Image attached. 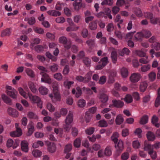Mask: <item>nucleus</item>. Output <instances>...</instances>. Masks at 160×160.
Here are the masks:
<instances>
[{
    "instance_id": "nucleus-1",
    "label": "nucleus",
    "mask_w": 160,
    "mask_h": 160,
    "mask_svg": "<svg viewBox=\"0 0 160 160\" xmlns=\"http://www.w3.org/2000/svg\"><path fill=\"white\" fill-rule=\"evenodd\" d=\"M118 133L116 132L113 134V136L111 137V139L116 144L115 147L116 149V153L117 156L120 155L124 148L123 141L122 140H120L118 142V140L116 136H118Z\"/></svg>"
},
{
    "instance_id": "nucleus-2",
    "label": "nucleus",
    "mask_w": 160,
    "mask_h": 160,
    "mask_svg": "<svg viewBox=\"0 0 160 160\" xmlns=\"http://www.w3.org/2000/svg\"><path fill=\"white\" fill-rule=\"evenodd\" d=\"M40 74L42 77L41 78V82H44L49 84L52 83L51 79L48 74L43 72H41Z\"/></svg>"
},
{
    "instance_id": "nucleus-3",
    "label": "nucleus",
    "mask_w": 160,
    "mask_h": 160,
    "mask_svg": "<svg viewBox=\"0 0 160 160\" xmlns=\"http://www.w3.org/2000/svg\"><path fill=\"white\" fill-rule=\"evenodd\" d=\"M52 87L53 88V93L54 95V97L57 99H59V97H60L58 88L59 85L58 82L56 81H54L52 83Z\"/></svg>"
},
{
    "instance_id": "nucleus-4",
    "label": "nucleus",
    "mask_w": 160,
    "mask_h": 160,
    "mask_svg": "<svg viewBox=\"0 0 160 160\" xmlns=\"http://www.w3.org/2000/svg\"><path fill=\"white\" fill-rule=\"evenodd\" d=\"M141 78L140 74L134 73L131 74L130 77V80L132 83H136L140 80Z\"/></svg>"
},
{
    "instance_id": "nucleus-5",
    "label": "nucleus",
    "mask_w": 160,
    "mask_h": 160,
    "mask_svg": "<svg viewBox=\"0 0 160 160\" xmlns=\"http://www.w3.org/2000/svg\"><path fill=\"white\" fill-rule=\"evenodd\" d=\"M151 47L152 49L150 51V53L152 54H153L155 53V50L157 51L160 50V43L155 42L151 45Z\"/></svg>"
},
{
    "instance_id": "nucleus-6",
    "label": "nucleus",
    "mask_w": 160,
    "mask_h": 160,
    "mask_svg": "<svg viewBox=\"0 0 160 160\" xmlns=\"http://www.w3.org/2000/svg\"><path fill=\"white\" fill-rule=\"evenodd\" d=\"M6 93L7 95L13 99H16L17 98L18 92L14 88H13L12 90L11 91H6Z\"/></svg>"
},
{
    "instance_id": "nucleus-7",
    "label": "nucleus",
    "mask_w": 160,
    "mask_h": 160,
    "mask_svg": "<svg viewBox=\"0 0 160 160\" xmlns=\"http://www.w3.org/2000/svg\"><path fill=\"white\" fill-rule=\"evenodd\" d=\"M48 47L46 45H37L34 47V50L38 53L42 52L46 50Z\"/></svg>"
},
{
    "instance_id": "nucleus-8",
    "label": "nucleus",
    "mask_w": 160,
    "mask_h": 160,
    "mask_svg": "<svg viewBox=\"0 0 160 160\" xmlns=\"http://www.w3.org/2000/svg\"><path fill=\"white\" fill-rule=\"evenodd\" d=\"M22 134V130L20 128H17L16 130L11 132L10 133V135L13 137H19Z\"/></svg>"
},
{
    "instance_id": "nucleus-9",
    "label": "nucleus",
    "mask_w": 160,
    "mask_h": 160,
    "mask_svg": "<svg viewBox=\"0 0 160 160\" xmlns=\"http://www.w3.org/2000/svg\"><path fill=\"white\" fill-rule=\"evenodd\" d=\"M48 150L50 153H54L56 150V146L55 143L48 142L47 143Z\"/></svg>"
},
{
    "instance_id": "nucleus-10",
    "label": "nucleus",
    "mask_w": 160,
    "mask_h": 160,
    "mask_svg": "<svg viewBox=\"0 0 160 160\" xmlns=\"http://www.w3.org/2000/svg\"><path fill=\"white\" fill-rule=\"evenodd\" d=\"M112 102L113 104L114 107L117 108H121L124 105V102L120 100H112Z\"/></svg>"
},
{
    "instance_id": "nucleus-11",
    "label": "nucleus",
    "mask_w": 160,
    "mask_h": 160,
    "mask_svg": "<svg viewBox=\"0 0 160 160\" xmlns=\"http://www.w3.org/2000/svg\"><path fill=\"white\" fill-rule=\"evenodd\" d=\"M28 131L26 133L27 136H30L35 131V128L32 122H31L28 126Z\"/></svg>"
},
{
    "instance_id": "nucleus-12",
    "label": "nucleus",
    "mask_w": 160,
    "mask_h": 160,
    "mask_svg": "<svg viewBox=\"0 0 160 160\" xmlns=\"http://www.w3.org/2000/svg\"><path fill=\"white\" fill-rule=\"evenodd\" d=\"M28 143L26 141H22L21 143L22 150L26 152H28Z\"/></svg>"
},
{
    "instance_id": "nucleus-13",
    "label": "nucleus",
    "mask_w": 160,
    "mask_h": 160,
    "mask_svg": "<svg viewBox=\"0 0 160 160\" xmlns=\"http://www.w3.org/2000/svg\"><path fill=\"white\" fill-rule=\"evenodd\" d=\"M2 98L4 102L7 104L11 105L12 104V101L11 98L5 94L2 95Z\"/></svg>"
},
{
    "instance_id": "nucleus-14",
    "label": "nucleus",
    "mask_w": 160,
    "mask_h": 160,
    "mask_svg": "<svg viewBox=\"0 0 160 160\" xmlns=\"http://www.w3.org/2000/svg\"><path fill=\"white\" fill-rule=\"evenodd\" d=\"M8 112L9 115L14 117H17L18 115V112L16 109L11 108L8 109Z\"/></svg>"
},
{
    "instance_id": "nucleus-15",
    "label": "nucleus",
    "mask_w": 160,
    "mask_h": 160,
    "mask_svg": "<svg viewBox=\"0 0 160 160\" xmlns=\"http://www.w3.org/2000/svg\"><path fill=\"white\" fill-rule=\"evenodd\" d=\"M73 116L72 113L70 111L65 120V123L71 124L73 122Z\"/></svg>"
},
{
    "instance_id": "nucleus-16",
    "label": "nucleus",
    "mask_w": 160,
    "mask_h": 160,
    "mask_svg": "<svg viewBox=\"0 0 160 160\" xmlns=\"http://www.w3.org/2000/svg\"><path fill=\"white\" fill-rule=\"evenodd\" d=\"M73 6L74 7V9L77 11H79L81 7L84 8L85 7V4L82 3L74 2L73 4Z\"/></svg>"
},
{
    "instance_id": "nucleus-17",
    "label": "nucleus",
    "mask_w": 160,
    "mask_h": 160,
    "mask_svg": "<svg viewBox=\"0 0 160 160\" xmlns=\"http://www.w3.org/2000/svg\"><path fill=\"white\" fill-rule=\"evenodd\" d=\"M115 121L117 125H120L124 121V118L122 115L121 114L118 115L116 117Z\"/></svg>"
},
{
    "instance_id": "nucleus-18",
    "label": "nucleus",
    "mask_w": 160,
    "mask_h": 160,
    "mask_svg": "<svg viewBox=\"0 0 160 160\" xmlns=\"http://www.w3.org/2000/svg\"><path fill=\"white\" fill-rule=\"evenodd\" d=\"M147 137L149 141H153L155 139L154 133L151 131H148L146 134Z\"/></svg>"
},
{
    "instance_id": "nucleus-19",
    "label": "nucleus",
    "mask_w": 160,
    "mask_h": 160,
    "mask_svg": "<svg viewBox=\"0 0 160 160\" xmlns=\"http://www.w3.org/2000/svg\"><path fill=\"white\" fill-rule=\"evenodd\" d=\"M148 86V83L146 82H141L139 86L140 91L142 92H144L147 88Z\"/></svg>"
},
{
    "instance_id": "nucleus-20",
    "label": "nucleus",
    "mask_w": 160,
    "mask_h": 160,
    "mask_svg": "<svg viewBox=\"0 0 160 160\" xmlns=\"http://www.w3.org/2000/svg\"><path fill=\"white\" fill-rule=\"evenodd\" d=\"M25 72L30 78H34L35 77V74L34 71L30 68H27L25 70Z\"/></svg>"
},
{
    "instance_id": "nucleus-21",
    "label": "nucleus",
    "mask_w": 160,
    "mask_h": 160,
    "mask_svg": "<svg viewBox=\"0 0 160 160\" xmlns=\"http://www.w3.org/2000/svg\"><path fill=\"white\" fill-rule=\"evenodd\" d=\"M153 145H151L150 144L148 143V141H145L144 142V147L143 148L145 151L150 150V151L153 150Z\"/></svg>"
},
{
    "instance_id": "nucleus-22",
    "label": "nucleus",
    "mask_w": 160,
    "mask_h": 160,
    "mask_svg": "<svg viewBox=\"0 0 160 160\" xmlns=\"http://www.w3.org/2000/svg\"><path fill=\"white\" fill-rule=\"evenodd\" d=\"M100 99L102 103H105L108 101V96L107 95L104 93H103L100 95Z\"/></svg>"
},
{
    "instance_id": "nucleus-23",
    "label": "nucleus",
    "mask_w": 160,
    "mask_h": 160,
    "mask_svg": "<svg viewBox=\"0 0 160 160\" xmlns=\"http://www.w3.org/2000/svg\"><path fill=\"white\" fill-rule=\"evenodd\" d=\"M58 64L53 63L49 67V68L52 72H54L58 71Z\"/></svg>"
},
{
    "instance_id": "nucleus-24",
    "label": "nucleus",
    "mask_w": 160,
    "mask_h": 160,
    "mask_svg": "<svg viewBox=\"0 0 160 160\" xmlns=\"http://www.w3.org/2000/svg\"><path fill=\"white\" fill-rule=\"evenodd\" d=\"M148 117L147 115L143 116L141 118L139 123L141 124L144 125L148 122Z\"/></svg>"
},
{
    "instance_id": "nucleus-25",
    "label": "nucleus",
    "mask_w": 160,
    "mask_h": 160,
    "mask_svg": "<svg viewBox=\"0 0 160 160\" xmlns=\"http://www.w3.org/2000/svg\"><path fill=\"white\" fill-rule=\"evenodd\" d=\"M47 13L50 15L55 17L60 16L61 14L60 12L54 10L49 11L47 12Z\"/></svg>"
},
{
    "instance_id": "nucleus-26",
    "label": "nucleus",
    "mask_w": 160,
    "mask_h": 160,
    "mask_svg": "<svg viewBox=\"0 0 160 160\" xmlns=\"http://www.w3.org/2000/svg\"><path fill=\"white\" fill-rule=\"evenodd\" d=\"M121 72L122 76L124 78H126L128 74V69L124 67H123L121 69Z\"/></svg>"
},
{
    "instance_id": "nucleus-27",
    "label": "nucleus",
    "mask_w": 160,
    "mask_h": 160,
    "mask_svg": "<svg viewBox=\"0 0 160 160\" xmlns=\"http://www.w3.org/2000/svg\"><path fill=\"white\" fill-rule=\"evenodd\" d=\"M111 57L112 59L113 63L115 64L117 61V53L115 51H113L111 53Z\"/></svg>"
},
{
    "instance_id": "nucleus-28",
    "label": "nucleus",
    "mask_w": 160,
    "mask_h": 160,
    "mask_svg": "<svg viewBox=\"0 0 160 160\" xmlns=\"http://www.w3.org/2000/svg\"><path fill=\"white\" fill-rule=\"evenodd\" d=\"M103 11L105 14L107 15L110 19H111L112 18V17L111 14V10L109 8H104Z\"/></svg>"
},
{
    "instance_id": "nucleus-29",
    "label": "nucleus",
    "mask_w": 160,
    "mask_h": 160,
    "mask_svg": "<svg viewBox=\"0 0 160 160\" xmlns=\"http://www.w3.org/2000/svg\"><path fill=\"white\" fill-rule=\"evenodd\" d=\"M39 91L42 95H45L48 93V89L44 87L41 86L39 88Z\"/></svg>"
},
{
    "instance_id": "nucleus-30",
    "label": "nucleus",
    "mask_w": 160,
    "mask_h": 160,
    "mask_svg": "<svg viewBox=\"0 0 160 160\" xmlns=\"http://www.w3.org/2000/svg\"><path fill=\"white\" fill-rule=\"evenodd\" d=\"M134 37L136 41H141L143 36L142 32H139L134 36Z\"/></svg>"
},
{
    "instance_id": "nucleus-31",
    "label": "nucleus",
    "mask_w": 160,
    "mask_h": 160,
    "mask_svg": "<svg viewBox=\"0 0 160 160\" xmlns=\"http://www.w3.org/2000/svg\"><path fill=\"white\" fill-rule=\"evenodd\" d=\"M104 152L105 156L108 157L110 156L112 154L111 147L110 146H108L105 148Z\"/></svg>"
},
{
    "instance_id": "nucleus-32",
    "label": "nucleus",
    "mask_w": 160,
    "mask_h": 160,
    "mask_svg": "<svg viewBox=\"0 0 160 160\" xmlns=\"http://www.w3.org/2000/svg\"><path fill=\"white\" fill-rule=\"evenodd\" d=\"M11 32L10 29L8 28L2 32L1 37H3L6 36H9Z\"/></svg>"
},
{
    "instance_id": "nucleus-33",
    "label": "nucleus",
    "mask_w": 160,
    "mask_h": 160,
    "mask_svg": "<svg viewBox=\"0 0 160 160\" xmlns=\"http://www.w3.org/2000/svg\"><path fill=\"white\" fill-rule=\"evenodd\" d=\"M27 116L30 119H37L38 117L35 113L32 112H29L27 114Z\"/></svg>"
},
{
    "instance_id": "nucleus-34",
    "label": "nucleus",
    "mask_w": 160,
    "mask_h": 160,
    "mask_svg": "<svg viewBox=\"0 0 160 160\" xmlns=\"http://www.w3.org/2000/svg\"><path fill=\"white\" fill-rule=\"evenodd\" d=\"M32 154L34 157H38L41 156L42 152L38 150L35 149L32 151Z\"/></svg>"
},
{
    "instance_id": "nucleus-35",
    "label": "nucleus",
    "mask_w": 160,
    "mask_h": 160,
    "mask_svg": "<svg viewBox=\"0 0 160 160\" xmlns=\"http://www.w3.org/2000/svg\"><path fill=\"white\" fill-rule=\"evenodd\" d=\"M123 100L127 103H131L132 102V96L129 94H127L126 95Z\"/></svg>"
},
{
    "instance_id": "nucleus-36",
    "label": "nucleus",
    "mask_w": 160,
    "mask_h": 160,
    "mask_svg": "<svg viewBox=\"0 0 160 160\" xmlns=\"http://www.w3.org/2000/svg\"><path fill=\"white\" fill-rule=\"evenodd\" d=\"M97 24L96 21H93L90 23L89 25V28L92 30H96L97 28Z\"/></svg>"
},
{
    "instance_id": "nucleus-37",
    "label": "nucleus",
    "mask_w": 160,
    "mask_h": 160,
    "mask_svg": "<svg viewBox=\"0 0 160 160\" xmlns=\"http://www.w3.org/2000/svg\"><path fill=\"white\" fill-rule=\"evenodd\" d=\"M92 115L89 113L88 112H86L85 113V121L87 123L89 122L92 118Z\"/></svg>"
},
{
    "instance_id": "nucleus-38",
    "label": "nucleus",
    "mask_w": 160,
    "mask_h": 160,
    "mask_svg": "<svg viewBox=\"0 0 160 160\" xmlns=\"http://www.w3.org/2000/svg\"><path fill=\"white\" fill-rule=\"evenodd\" d=\"M86 105L85 101L83 99H81L78 101V107L82 108L84 107Z\"/></svg>"
},
{
    "instance_id": "nucleus-39",
    "label": "nucleus",
    "mask_w": 160,
    "mask_h": 160,
    "mask_svg": "<svg viewBox=\"0 0 160 160\" xmlns=\"http://www.w3.org/2000/svg\"><path fill=\"white\" fill-rule=\"evenodd\" d=\"M54 78L58 81H61L62 79V76L60 72H57L53 75Z\"/></svg>"
},
{
    "instance_id": "nucleus-40",
    "label": "nucleus",
    "mask_w": 160,
    "mask_h": 160,
    "mask_svg": "<svg viewBox=\"0 0 160 160\" xmlns=\"http://www.w3.org/2000/svg\"><path fill=\"white\" fill-rule=\"evenodd\" d=\"M143 37L148 38L151 36L152 34L150 31L148 30H143L142 32Z\"/></svg>"
},
{
    "instance_id": "nucleus-41",
    "label": "nucleus",
    "mask_w": 160,
    "mask_h": 160,
    "mask_svg": "<svg viewBox=\"0 0 160 160\" xmlns=\"http://www.w3.org/2000/svg\"><path fill=\"white\" fill-rule=\"evenodd\" d=\"M74 83L73 81H65L63 82V85L65 87L69 89L72 85Z\"/></svg>"
},
{
    "instance_id": "nucleus-42",
    "label": "nucleus",
    "mask_w": 160,
    "mask_h": 160,
    "mask_svg": "<svg viewBox=\"0 0 160 160\" xmlns=\"http://www.w3.org/2000/svg\"><path fill=\"white\" fill-rule=\"evenodd\" d=\"M91 78V74L90 72L88 73L84 77V82H88L90 80Z\"/></svg>"
},
{
    "instance_id": "nucleus-43",
    "label": "nucleus",
    "mask_w": 160,
    "mask_h": 160,
    "mask_svg": "<svg viewBox=\"0 0 160 160\" xmlns=\"http://www.w3.org/2000/svg\"><path fill=\"white\" fill-rule=\"evenodd\" d=\"M135 54L141 57H145L146 54L143 52L138 50H136L135 51Z\"/></svg>"
},
{
    "instance_id": "nucleus-44",
    "label": "nucleus",
    "mask_w": 160,
    "mask_h": 160,
    "mask_svg": "<svg viewBox=\"0 0 160 160\" xmlns=\"http://www.w3.org/2000/svg\"><path fill=\"white\" fill-rule=\"evenodd\" d=\"M72 127L71 124L65 123L63 125V128L65 131L66 132H68L71 129Z\"/></svg>"
},
{
    "instance_id": "nucleus-45",
    "label": "nucleus",
    "mask_w": 160,
    "mask_h": 160,
    "mask_svg": "<svg viewBox=\"0 0 160 160\" xmlns=\"http://www.w3.org/2000/svg\"><path fill=\"white\" fill-rule=\"evenodd\" d=\"M83 62L87 66L89 67L90 65L91 60L88 57L84 58L83 60Z\"/></svg>"
},
{
    "instance_id": "nucleus-46",
    "label": "nucleus",
    "mask_w": 160,
    "mask_h": 160,
    "mask_svg": "<svg viewBox=\"0 0 160 160\" xmlns=\"http://www.w3.org/2000/svg\"><path fill=\"white\" fill-rule=\"evenodd\" d=\"M148 154L150 155L152 159L155 160L157 158V153L156 151L152 150L148 152Z\"/></svg>"
},
{
    "instance_id": "nucleus-47",
    "label": "nucleus",
    "mask_w": 160,
    "mask_h": 160,
    "mask_svg": "<svg viewBox=\"0 0 160 160\" xmlns=\"http://www.w3.org/2000/svg\"><path fill=\"white\" fill-rule=\"evenodd\" d=\"M149 80L151 81H154L156 77V74L154 72H152L148 74Z\"/></svg>"
},
{
    "instance_id": "nucleus-48",
    "label": "nucleus",
    "mask_w": 160,
    "mask_h": 160,
    "mask_svg": "<svg viewBox=\"0 0 160 160\" xmlns=\"http://www.w3.org/2000/svg\"><path fill=\"white\" fill-rule=\"evenodd\" d=\"M30 98L35 103H37L41 100L39 97L36 96H30Z\"/></svg>"
},
{
    "instance_id": "nucleus-49",
    "label": "nucleus",
    "mask_w": 160,
    "mask_h": 160,
    "mask_svg": "<svg viewBox=\"0 0 160 160\" xmlns=\"http://www.w3.org/2000/svg\"><path fill=\"white\" fill-rule=\"evenodd\" d=\"M28 85L32 92L34 93H35L37 91V89L35 88L34 83L33 82H30L29 83Z\"/></svg>"
},
{
    "instance_id": "nucleus-50",
    "label": "nucleus",
    "mask_w": 160,
    "mask_h": 160,
    "mask_svg": "<svg viewBox=\"0 0 160 160\" xmlns=\"http://www.w3.org/2000/svg\"><path fill=\"white\" fill-rule=\"evenodd\" d=\"M144 16L145 18L148 19H151L153 16L152 13L150 12H146L144 13Z\"/></svg>"
},
{
    "instance_id": "nucleus-51",
    "label": "nucleus",
    "mask_w": 160,
    "mask_h": 160,
    "mask_svg": "<svg viewBox=\"0 0 160 160\" xmlns=\"http://www.w3.org/2000/svg\"><path fill=\"white\" fill-rule=\"evenodd\" d=\"M99 126L101 127H105L108 126V123L105 120H103L100 121L98 122Z\"/></svg>"
},
{
    "instance_id": "nucleus-52",
    "label": "nucleus",
    "mask_w": 160,
    "mask_h": 160,
    "mask_svg": "<svg viewBox=\"0 0 160 160\" xmlns=\"http://www.w3.org/2000/svg\"><path fill=\"white\" fill-rule=\"evenodd\" d=\"M100 61L102 62V66L105 67L108 62V58L107 57H105L101 59Z\"/></svg>"
},
{
    "instance_id": "nucleus-53",
    "label": "nucleus",
    "mask_w": 160,
    "mask_h": 160,
    "mask_svg": "<svg viewBox=\"0 0 160 160\" xmlns=\"http://www.w3.org/2000/svg\"><path fill=\"white\" fill-rule=\"evenodd\" d=\"M72 146L70 144H67L65 146L64 152L65 153H68L72 149Z\"/></svg>"
},
{
    "instance_id": "nucleus-54",
    "label": "nucleus",
    "mask_w": 160,
    "mask_h": 160,
    "mask_svg": "<svg viewBox=\"0 0 160 160\" xmlns=\"http://www.w3.org/2000/svg\"><path fill=\"white\" fill-rule=\"evenodd\" d=\"M59 42L60 43L63 44H65L67 43L68 39L67 38L64 36L60 37L59 38Z\"/></svg>"
},
{
    "instance_id": "nucleus-55",
    "label": "nucleus",
    "mask_w": 160,
    "mask_h": 160,
    "mask_svg": "<svg viewBox=\"0 0 160 160\" xmlns=\"http://www.w3.org/2000/svg\"><path fill=\"white\" fill-rule=\"evenodd\" d=\"M48 109L51 112H53L55 110V108L51 103H48L47 106Z\"/></svg>"
},
{
    "instance_id": "nucleus-56",
    "label": "nucleus",
    "mask_w": 160,
    "mask_h": 160,
    "mask_svg": "<svg viewBox=\"0 0 160 160\" xmlns=\"http://www.w3.org/2000/svg\"><path fill=\"white\" fill-rule=\"evenodd\" d=\"M81 140L80 138H77L74 141V145L76 148H78L80 146Z\"/></svg>"
},
{
    "instance_id": "nucleus-57",
    "label": "nucleus",
    "mask_w": 160,
    "mask_h": 160,
    "mask_svg": "<svg viewBox=\"0 0 160 160\" xmlns=\"http://www.w3.org/2000/svg\"><path fill=\"white\" fill-rule=\"evenodd\" d=\"M106 81V77L105 76H102L100 77L98 83L101 84H103Z\"/></svg>"
},
{
    "instance_id": "nucleus-58",
    "label": "nucleus",
    "mask_w": 160,
    "mask_h": 160,
    "mask_svg": "<svg viewBox=\"0 0 160 160\" xmlns=\"http://www.w3.org/2000/svg\"><path fill=\"white\" fill-rule=\"evenodd\" d=\"M150 65L149 64L144 65L141 67V70L143 72H146L150 69Z\"/></svg>"
},
{
    "instance_id": "nucleus-59",
    "label": "nucleus",
    "mask_w": 160,
    "mask_h": 160,
    "mask_svg": "<svg viewBox=\"0 0 160 160\" xmlns=\"http://www.w3.org/2000/svg\"><path fill=\"white\" fill-rule=\"evenodd\" d=\"M76 90L77 92L75 94V96L77 98H78L82 94V90L79 87H78L77 88Z\"/></svg>"
},
{
    "instance_id": "nucleus-60",
    "label": "nucleus",
    "mask_w": 160,
    "mask_h": 160,
    "mask_svg": "<svg viewBox=\"0 0 160 160\" xmlns=\"http://www.w3.org/2000/svg\"><path fill=\"white\" fill-rule=\"evenodd\" d=\"M94 130L95 128H94L90 127L86 130L85 132L88 135H91L93 133Z\"/></svg>"
},
{
    "instance_id": "nucleus-61",
    "label": "nucleus",
    "mask_w": 160,
    "mask_h": 160,
    "mask_svg": "<svg viewBox=\"0 0 160 160\" xmlns=\"http://www.w3.org/2000/svg\"><path fill=\"white\" fill-rule=\"evenodd\" d=\"M129 134V130L127 128H125L122 130V135L123 137H126Z\"/></svg>"
},
{
    "instance_id": "nucleus-62",
    "label": "nucleus",
    "mask_w": 160,
    "mask_h": 160,
    "mask_svg": "<svg viewBox=\"0 0 160 160\" xmlns=\"http://www.w3.org/2000/svg\"><path fill=\"white\" fill-rule=\"evenodd\" d=\"M69 72V68L68 65H66L65 66L63 70V73L64 75H67L68 74Z\"/></svg>"
},
{
    "instance_id": "nucleus-63",
    "label": "nucleus",
    "mask_w": 160,
    "mask_h": 160,
    "mask_svg": "<svg viewBox=\"0 0 160 160\" xmlns=\"http://www.w3.org/2000/svg\"><path fill=\"white\" fill-rule=\"evenodd\" d=\"M82 36L84 38H87L88 35V31L87 29H83L82 31Z\"/></svg>"
},
{
    "instance_id": "nucleus-64",
    "label": "nucleus",
    "mask_w": 160,
    "mask_h": 160,
    "mask_svg": "<svg viewBox=\"0 0 160 160\" xmlns=\"http://www.w3.org/2000/svg\"><path fill=\"white\" fill-rule=\"evenodd\" d=\"M121 18L120 15L119 14H118L115 19V22H119V23H122L123 22V20L121 19Z\"/></svg>"
}]
</instances>
